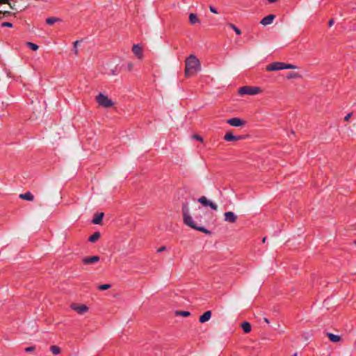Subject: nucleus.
<instances>
[{
	"instance_id": "obj_39",
	"label": "nucleus",
	"mask_w": 356,
	"mask_h": 356,
	"mask_svg": "<svg viewBox=\"0 0 356 356\" xmlns=\"http://www.w3.org/2000/svg\"><path fill=\"white\" fill-rule=\"evenodd\" d=\"M74 54H75L76 55H77V54H78V49H77V48H74Z\"/></svg>"
},
{
	"instance_id": "obj_6",
	"label": "nucleus",
	"mask_w": 356,
	"mask_h": 356,
	"mask_svg": "<svg viewBox=\"0 0 356 356\" xmlns=\"http://www.w3.org/2000/svg\"><path fill=\"white\" fill-rule=\"evenodd\" d=\"M198 202L203 204L204 206H209L212 209L217 211L218 207L217 204L209 201L205 196H202L198 199Z\"/></svg>"
},
{
	"instance_id": "obj_13",
	"label": "nucleus",
	"mask_w": 356,
	"mask_h": 356,
	"mask_svg": "<svg viewBox=\"0 0 356 356\" xmlns=\"http://www.w3.org/2000/svg\"><path fill=\"white\" fill-rule=\"evenodd\" d=\"M211 317V311H207L205 312L202 316L200 317V322L202 323H204L207 321H208Z\"/></svg>"
},
{
	"instance_id": "obj_36",
	"label": "nucleus",
	"mask_w": 356,
	"mask_h": 356,
	"mask_svg": "<svg viewBox=\"0 0 356 356\" xmlns=\"http://www.w3.org/2000/svg\"><path fill=\"white\" fill-rule=\"evenodd\" d=\"M334 24V20L332 19H331L329 22H328V25L329 26H332Z\"/></svg>"
},
{
	"instance_id": "obj_29",
	"label": "nucleus",
	"mask_w": 356,
	"mask_h": 356,
	"mask_svg": "<svg viewBox=\"0 0 356 356\" xmlns=\"http://www.w3.org/2000/svg\"><path fill=\"white\" fill-rule=\"evenodd\" d=\"M209 10L213 13H215V14L218 13V11L216 10V9L214 7L211 6H209Z\"/></svg>"
},
{
	"instance_id": "obj_4",
	"label": "nucleus",
	"mask_w": 356,
	"mask_h": 356,
	"mask_svg": "<svg viewBox=\"0 0 356 356\" xmlns=\"http://www.w3.org/2000/svg\"><path fill=\"white\" fill-rule=\"evenodd\" d=\"M96 100L100 106L105 108H109L113 105L112 100L108 99L107 96L103 95L102 93H99L96 97Z\"/></svg>"
},
{
	"instance_id": "obj_22",
	"label": "nucleus",
	"mask_w": 356,
	"mask_h": 356,
	"mask_svg": "<svg viewBox=\"0 0 356 356\" xmlns=\"http://www.w3.org/2000/svg\"><path fill=\"white\" fill-rule=\"evenodd\" d=\"M26 46L28 47H29L31 49H32L33 51H36L38 49L39 47L38 45H37L36 44H34V43H32L31 42H27L26 43Z\"/></svg>"
},
{
	"instance_id": "obj_16",
	"label": "nucleus",
	"mask_w": 356,
	"mask_h": 356,
	"mask_svg": "<svg viewBox=\"0 0 356 356\" xmlns=\"http://www.w3.org/2000/svg\"><path fill=\"white\" fill-rule=\"evenodd\" d=\"M132 51L139 58H142V49L138 44H134L133 46Z\"/></svg>"
},
{
	"instance_id": "obj_45",
	"label": "nucleus",
	"mask_w": 356,
	"mask_h": 356,
	"mask_svg": "<svg viewBox=\"0 0 356 356\" xmlns=\"http://www.w3.org/2000/svg\"><path fill=\"white\" fill-rule=\"evenodd\" d=\"M355 244H356V241H355Z\"/></svg>"
},
{
	"instance_id": "obj_24",
	"label": "nucleus",
	"mask_w": 356,
	"mask_h": 356,
	"mask_svg": "<svg viewBox=\"0 0 356 356\" xmlns=\"http://www.w3.org/2000/svg\"><path fill=\"white\" fill-rule=\"evenodd\" d=\"M228 26L232 28L234 31H235V33L237 34V35H241V31L238 29L234 24H229Z\"/></svg>"
},
{
	"instance_id": "obj_44",
	"label": "nucleus",
	"mask_w": 356,
	"mask_h": 356,
	"mask_svg": "<svg viewBox=\"0 0 356 356\" xmlns=\"http://www.w3.org/2000/svg\"><path fill=\"white\" fill-rule=\"evenodd\" d=\"M266 241V238H263V242L264 243Z\"/></svg>"
},
{
	"instance_id": "obj_10",
	"label": "nucleus",
	"mask_w": 356,
	"mask_h": 356,
	"mask_svg": "<svg viewBox=\"0 0 356 356\" xmlns=\"http://www.w3.org/2000/svg\"><path fill=\"white\" fill-rule=\"evenodd\" d=\"M275 15H269L264 17L261 20L260 23L263 26L270 25V24H271L273 22V20L275 19Z\"/></svg>"
},
{
	"instance_id": "obj_42",
	"label": "nucleus",
	"mask_w": 356,
	"mask_h": 356,
	"mask_svg": "<svg viewBox=\"0 0 356 356\" xmlns=\"http://www.w3.org/2000/svg\"><path fill=\"white\" fill-rule=\"evenodd\" d=\"M277 0H268V2L270 3H274Z\"/></svg>"
},
{
	"instance_id": "obj_12",
	"label": "nucleus",
	"mask_w": 356,
	"mask_h": 356,
	"mask_svg": "<svg viewBox=\"0 0 356 356\" xmlns=\"http://www.w3.org/2000/svg\"><path fill=\"white\" fill-rule=\"evenodd\" d=\"M99 261V257L98 256H92L90 257H85L83 259V262L85 264H91Z\"/></svg>"
},
{
	"instance_id": "obj_30",
	"label": "nucleus",
	"mask_w": 356,
	"mask_h": 356,
	"mask_svg": "<svg viewBox=\"0 0 356 356\" xmlns=\"http://www.w3.org/2000/svg\"><path fill=\"white\" fill-rule=\"evenodd\" d=\"M193 138H195V139H196V140H200V141H201V142H202V141H203V139H202L200 136H198V135H194V136H193Z\"/></svg>"
},
{
	"instance_id": "obj_33",
	"label": "nucleus",
	"mask_w": 356,
	"mask_h": 356,
	"mask_svg": "<svg viewBox=\"0 0 356 356\" xmlns=\"http://www.w3.org/2000/svg\"><path fill=\"white\" fill-rule=\"evenodd\" d=\"M165 250V246H162V247L159 248L157 251L159 252H161L164 251Z\"/></svg>"
},
{
	"instance_id": "obj_34",
	"label": "nucleus",
	"mask_w": 356,
	"mask_h": 356,
	"mask_svg": "<svg viewBox=\"0 0 356 356\" xmlns=\"http://www.w3.org/2000/svg\"><path fill=\"white\" fill-rule=\"evenodd\" d=\"M132 68H133V63H128V70H132Z\"/></svg>"
},
{
	"instance_id": "obj_28",
	"label": "nucleus",
	"mask_w": 356,
	"mask_h": 356,
	"mask_svg": "<svg viewBox=\"0 0 356 356\" xmlns=\"http://www.w3.org/2000/svg\"><path fill=\"white\" fill-rule=\"evenodd\" d=\"M1 26L3 27H12L13 26V24L10 22H3Z\"/></svg>"
},
{
	"instance_id": "obj_43",
	"label": "nucleus",
	"mask_w": 356,
	"mask_h": 356,
	"mask_svg": "<svg viewBox=\"0 0 356 356\" xmlns=\"http://www.w3.org/2000/svg\"><path fill=\"white\" fill-rule=\"evenodd\" d=\"M291 356H298V355H297V353H294V354H293V355H291Z\"/></svg>"
},
{
	"instance_id": "obj_7",
	"label": "nucleus",
	"mask_w": 356,
	"mask_h": 356,
	"mask_svg": "<svg viewBox=\"0 0 356 356\" xmlns=\"http://www.w3.org/2000/svg\"><path fill=\"white\" fill-rule=\"evenodd\" d=\"M71 307L79 314H83L88 310V307L85 305L72 304Z\"/></svg>"
},
{
	"instance_id": "obj_31",
	"label": "nucleus",
	"mask_w": 356,
	"mask_h": 356,
	"mask_svg": "<svg viewBox=\"0 0 356 356\" xmlns=\"http://www.w3.org/2000/svg\"><path fill=\"white\" fill-rule=\"evenodd\" d=\"M35 349L34 346L28 347L25 349L26 352H32Z\"/></svg>"
},
{
	"instance_id": "obj_41",
	"label": "nucleus",
	"mask_w": 356,
	"mask_h": 356,
	"mask_svg": "<svg viewBox=\"0 0 356 356\" xmlns=\"http://www.w3.org/2000/svg\"><path fill=\"white\" fill-rule=\"evenodd\" d=\"M264 321H265L266 323H269V320H268V318H264Z\"/></svg>"
},
{
	"instance_id": "obj_32",
	"label": "nucleus",
	"mask_w": 356,
	"mask_h": 356,
	"mask_svg": "<svg viewBox=\"0 0 356 356\" xmlns=\"http://www.w3.org/2000/svg\"><path fill=\"white\" fill-rule=\"evenodd\" d=\"M351 115H352V113H348V115L344 118V120H345V121H348V120H349V119L350 118Z\"/></svg>"
},
{
	"instance_id": "obj_20",
	"label": "nucleus",
	"mask_w": 356,
	"mask_h": 356,
	"mask_svg": "<svg viewBox=\"0 0 356 356\" xmlns=\"http://www.w3.org/2000/svg\"><path fill=\"white\" fill-rule=\"evenodd\" d=\"M100 238V233L97 232L89 237V241L92 243L96 242Z\"/></svg>"
},
{
	"instance_id": "obj_37",
	"label": "nucleus",
	"mask_w": 356,
	"mask_h": 356,
	"mask_svg": "<svg viewBox=\"0 0 356 356\" xmlns=\"http://www.w3.org/2000/svg\"><path fill=\"white\" fill-rule=\"evenodd\" d=\"M79 43V40H76L74 42V48H76V47L78 46V44Z\"/></svg>"
},
{
	"instance_id": "obj_11",
	"label": "nucleus",
	"mask_w": 356,
	"mask_h": 356,
	"mask_svg": "<svg viewBox=\"0 0 356 356\" xmlns=\"http://www.w3.org/2000/svg\"><path fill=\"white\" fill-rule=\"evenodd\" d=\"M243 138V136H235L231 132L227 133L224 136V139L228 142L237 141V140H241Z\"/></svg>"
},
{
	"instance_id": "obj_14",
	"label": "nucleus",
	"mask_w": 356,
	"mask_h": 356,
	"mask_svg": "<svg viewBox=\"0 0 356 356\" xmlns=\"http://www.w3.org/2000/svg\"><path fill=\"white\" fill-rule=\"evenodd\" d=\"M327 337L329 338V339L334 343H337L341 341V338L339 335L334 334L330 332L326 333Z\"/></svg>"
},
{
	"instance_id": "obj_26",
	"label": "nucleus",
	"mask_w": 356,
	"mask_h": 356,
	"mask_svg": "<svg viewBox=\"0 0 356 356\" xmlns=\"http://www.w3.org/2000/svg\"><path fill=\"white\" fill-rule=\"evenodd\" d=\"M300 77V75L296 72H289L287 75L288 79H296Z\"/></svg>"
},
{
	"instance_id": "obj_35",
	"label": "nucleus",
	"mask_w": 356,
	"mask_h": 356,
	"mask_svg": "<svg viewBox=\"0 0 356 356\" xmlns=\"http://www.w3.org/2000/svg\"><path fill=\"white\" fill-rule=\"evenodd\" d=\"M10 0H0V3H9Z\"/></svg>"
},
{
	"instance_id": "obj_5",
	"label": "nucleus",
	"mask_w": 356,
	"mask_h": 356,
	"mask_svg": "<svg viewBox=\"0 0 356 356\" xmlns=\"http://www.w3.org/2000/svg\"><path fill=\"white\" fill-rule=\"evenodd\" d=\"M261 92V89L258 87L252 86H243L238 90L240 95H254L259 94Z\"/></svg>"
},
{
	"instance_id": "obj_3",
	"label": "nucleus",
	"mask_w": 356,
	"mask_h": 356,
	"mask_svg": "<svg viewBox=\"0 0 356 356\" xmlns=\"http://www.w3.org/2000/svg\"><path fill=\"white\" fill-rule=\"evenodd\" d=\"M284 69L296 70L298 69V67L296 65L286 64L282 62H275L266 66L267 71H277Z\"/></svg>"
},
{
	"instance_id": "obj_19",
	"label": "nucleus",
	"mask_w": 356,
	"mask_h": 356,
	"mask_svg": "<svg viewBox=\"0 0 356 356\" xmlns=\"http://www.w3.org/2000/svg\"><path fill=\"white\" fill-rule=\"evenodd\" d=\"M241 327L245 333H249L251 331V325L248 322H243L241 324Z\"/></svg>"
},
{
	"instance_id": "obj_2",
	"label": "nucleus",
	"mask_w": 356,
	"mask_h": 356,
	"mask_svg": "<svg viewBox=\"0 0 356 356\" xmlns=\"http://www.w3.org/2000/svg\"><path fill=\"white\" fill-rule=\"evenodd\" d=\"M185 75L191 76L200 70V63L195 56L190 55L185 61Z\"/></svg>"
},
{
	"instance_id": "obj_25",
	"label": "nucleus",
	"mask_w": 356,
	"mask_h": 356,
	"mask_svg": "<svg viewBox=\"0 0 356 356\" xmlns=\"http://www.w3.org/2000/svg\"><path fill=\"white\" fill-rule=\"evenodd\" d=\"M176 315L183 316H190V312L187 311H177L175 312Z\"/></svg>"
},
{
	"instance_id": "obj_18",
	"label": "nucleus",
	"mask_w": 356,
	"mask_h": 356,
	"mask_svg": "<svg viewBox=\"0 0 356 356\" xmlns=\"http://www.w3.org/2000/svg\"><path fill=\"white\" fill-rule=\"evenodd\" d=\"M189 22L192 24H195L196 23L200 22V19L197 17V16L194 13H191L189 15Z\"/></svg>"
},
{
	"instance_id": "obj_1",
	"label": "nucleus",
	"mask_w": 356,
	"mask_h": 356,
	"mask_svg": "<svg viewBox=\"0 0 356 356\" xmlns=\"http://www.w3.org/2000/svg\"><path fill=\"white\" fill-rule=\"evenodd\" d=\"M182 212H183V218L184 223L191 227V228L202 232L203 233L209 234V231L205 229L204 227L196 226L195 222L193 220V218L190 214V210L188 203H184L182 204Z\"/></svg>"
},
{
	"instance_id": "obj_21",
	"label": "nucleus",
	"mask_w": 356,
	"mask_h": 356,
	"mask_svg": "<svg viewBox=\"0 0 356 356\" xmlns=\"http://www.w3.org/2000/svg\"><path fill=\"white\" fill-rule=\"evenodd\" d=\"M61 19L60 18L57 17H49L46 19L47 24L51 25L54 24L55 22H60Z\"/></svg>"
},
{
	"instance_id": "obj_17",
	"label": "nucleus",
	"mask_w": 356,
	"mask_h": 356,
	"mask_svg": "<svg viewBox=\"0 0 356 356\" xmlns=\"http://www.w3.org/2000/svg\"><path fill=\"white\" fill-rule=\"evenodd\" d=\"M19 196V198L28 201H33L34 200V196L30 192H27L24 194H20Z\"/></svg>"
},
{
	"instance_id": "obj_38",
	"label": "nucleus",
	"mask_w": 356,
	"mask_h": 356,
	"mask_svg": "<svg viewBox=\"0 0 356 356\" xmlns=\"http://www.w3.org/2000/svg\"><path fill=\"white\" fill-rule=\"evenodd\" d=\"M1 13H3V12H2L1 10H0V14H1ZM9 13H9L8 11H5V12H3V15H8Z\"/></svg>"
},
{
	"instance_id": "obj_23",
	"label": "nucleus",
	"mask_w": 356,
	"mask_h": 356,
	"mask_svg": "<svg viewBox=\"0 0 356 356\" xmlns=\"http://www.w3.org/2000/svg\"><path fill=\"white\" fill-rule=\"evenodd\" d=\"M51 351L54 355H58L60 353V348L57 346H52L51 347Z\"/></svg>"
},
{
	"instance_id": "obj_15",
	"label": "nucleus",
	"mask_w": 356,
	"mask_h": 356,
	"mask_svg": "<svg viewBox=\"0 0 356 356\" xmlns=\"http://www.w3.org/2000/svg\"><path fill=\"white\" fill-rule=\"evenodd\" d=\"M103 217H104V213H95V217L92 220V222L95 225L100 224L102 220Z\"/></svg>"
},
{
	"instance_id": "obj_40",
	"label": "nucleus",
	"mask_w": 356,
	"mask_h": 356,
	"mask_svg": "<svg viewBox=\"0 0 356 356\" xmlns=\"http://www.w3.org/2000/svg\"><path fill=\"white\" fill-rule=\"evenodd\" d=\"M8 4L10 6V8H12V9H14V8H14V6H13V5H12L10 2H9V3H8Z\"/></svg>"
},
{
	"instance_id": "obj_27",
	"label": "nucleus",
	"mask_w": 356,
	"mask_h": 356,
	"mask_svg": "<svg viewBox=\"0 0 356 356\" xmlns=\"http://www.w3.org/2000/svg\"><path fill=\"white\" fill-rule=\"evenodd\" d=\"M110 288H111V285L108 284H105L99 285L98 286V289L99 290H107V289H108Z\"/></svg>"
},
{
	"instance_id": "obj_8",
	"label": "nucleus",
	"mask_w": 356,
	"mask_h": 356,
	"mask_svg": "<svg viewBox=\"0 0 356 356\" xmlns=\"http://www.w3.org/2000/svg\"><path fill=\"white\" fill-rule=\"evenodd\" d=\"M225 221L234 223L237 220V216L232 211H227L224 213Z\"/></svg>"
},
{
	"instance_id": "obj_9",
	"label": "nucleus",
	"mask_w": 356,
	"mask_h": 356,
	"mask_svg": "<svg viewBox=\"0 0 356 356\" xmlns=\"http://www.w3.org/2000/svg\"><path fill=\"white\" fill-rule=\"evenodd\" d=\"M227 122L233 127H241L243 126L245 122L242 120L238 118H233L231 119L227 120Z\"/></svg>"
}]
</instances>
